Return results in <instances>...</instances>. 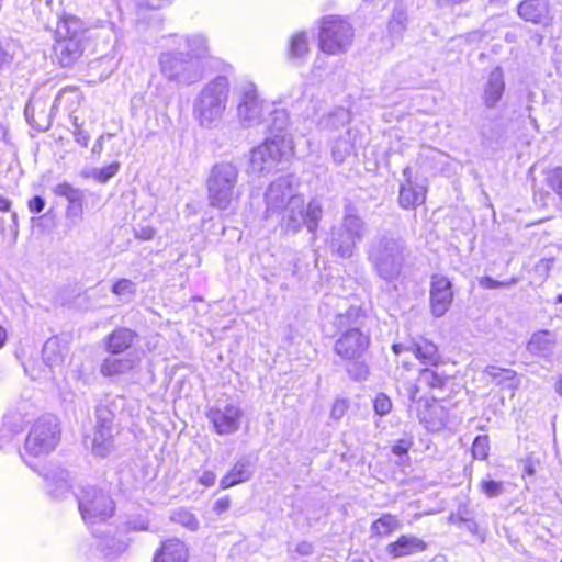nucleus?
<instances>
[{"label":"nucleus","instance_id":"nucleus-14","mask_svg":"<svg viewBox=\"0 0 562 562\" xmlns=\"http://www.w3.org/2000/svg\"><path fill=\"white\" fill-rule=\"evenodd\" d=\"M296 195L292 186L291 176H283L276 179L270 183L265 193L267 216L279 214L283 207L286 206L288 201Z\"/></svg>","mask_w":562,"mask_h":562},{"label":"nucleus","instance_id":"nucleus-23","mask_svg":"<svg viewBox=\"0 0 562 562\" xmlns=\"http://www.w3.org/2000/svg\"><path fill=\"white\" fill-rule=\"evenodd\" d=\"M427 549V543L413 535H402L396 541L385 547V552L392 559H397L414 553L423 552Z\"/></svg>","mask_w":562,"mask_h":562},{"label":"nucleus","instance_id":"nucleus-3","mask_svg":"<svg viewBox=\"0 0 562 562\" xmlns=\"http://www.w3.org/2000/svg\"><path fill=\"white\" fill-rule=\"evenodd\" d=\"M368 233V224L351 202L344 205L340 222L330 228L328 247L333 255L347 259L353 256L357 246Z\"/></svg>","mask_w":562,"mask_h":562},{"label":"nucleus","instance_id":"nucleus-43","mask_svg":"<svg viewBox=\"0 0 562 562\" xmlns=\"http://www.w3.org/2000/svg\"><path fill=\"white\" fill-rule=\"evenodd\" d=\"M406 14L402 9H395L389 22V30L393 35H401L405 29Z\"/></svg>","mask_w":562,"mask_h":562},{"label":"nucleus","instance_id":"nucleus-30","mask_svg":"<svg viewBox=\"0 0 562 562\" xmlns=\"http://www.w3.org/2000/svg\"><path fill=\"white\" fill-rule=\"evenodd\" d=\"M408 350L425 366L437 367L441 362L438 347L430 340L413 341Z\"/></svg>","mask_w":562,"mask_h":562},{"label":"nucleus","instance_id":"nucleus-15","mask_svg":"<svg viewBox=\"0 0 562 562\" xmlns=\"http://www.w3.org/2000/svg\"><path fill=\"white\" fill-rule=\"evenodd\" d=\"M241 416V409L234 404H226L223 407H212L206 413V417L213 424L218 435L236 432L239 429Z\"/></svg>","mask_w":562,"mask_h":562},{"label":"nucleus","instance_id":"nucleus-21","mask_svg":"<svg viewBox=\"0 0 562 562\" xmlns=\"http://www.w3.org/2000/svg\"><path fill=\"white\" fill-rule=\"evenodd\" d=\"M112 355L104 358L100 366V373L105 378H116L120 375L130 374L138 366V360L135 357H117Z\"/></svg>","mask_w":562,"mask_h":562},{"label":"nucleus","instance_id":"nucleus-60","mask_svg":"<svg viewBox=\"0 0 562 562\" xmlns=\"http://www.w3.org/2000/svg\"><path fill=\"white\" fill-rule=\"evenodd\" d=\"M295 552L300 555H310L313 553V546L307 541H302L296 544Z\"/></svg>","mask_w":562,"mask_h":562},{"label":"nucleus","instance_id":"nucleus-33","mask_svg":"<svg viewBox=\"0 0 562 562\" xmlns=\"http://www.w3.org/2000/svg\"><path fill=\"white\" fill-rule=\"evenodd\" d=\"M355 132L348 128L333 144L331 156L336 164H342L353 153Z\"/></svg>","mask_w":562,"mask_h":562},{"label":"nucleus","instance_id":"nucleus-59","mask_svg":"<svg viewBox=\"0 0 562 562\" xmlns=\"http://www.w3.org/2000/svg\"><path fill=\"white\" fill-rule=\"evenodd\" d=\"M13 439V431L5 425L0 426V448L11 442Z\"/></svg>","mask_w":562,"mask_h":562},{"label":"nucleus","instance_id":"nucleus-37","mask_svg":"<svg viewBox=\"0 0 562 562\" xmlns=\"http://www.w3.org/2000/svg\"><path fill=\"white\" fill-rule=\"evenodd\" d=\"M308 54L306 34L301 32L292 36L290 41L289 56L292 60H302Z\"/></svg>","mask_w":562,"mask_h":562},{"label":"nucleus","instance_id":"nucleus-29","mask_svg":"<svg viewBox=\"0 0 562 562\" xmlns=\"http://www.w3.org/2000/svg\"><path fill=\"white\" fill-rule=\"evenodd\" d=\"M135 338L136 333L132 329L116 328L104 339L106 350L112 355H121L133 345Z\"/></svg>","mask_w":562,"mask_h":562},{"label":"nucleus","instance_id":"nucleus-17","mask_svg":"<svg viewBox=\"0 0 562 562\" xmlns=\"http://www.w3.org/2000/svg\"><path fill=\"white\" fill-rule=\"evenodd\" d=\"M85 48V41L55 38L54 58L61 67H71L81 58Z\"/></svg>","mask_w":562,"mask_h":562},{"label":"nucleus","instance_id":"nucleus-38","mask_svg":"<svg viewBox=\"0 0 562 562\" xmlns=\"http://www.w3.org/2000/svg\"><path fill=\"white\" fill-rule=\"evenodd\" d=\"M171 520L190 531H196L200 527V522L195 515L183 508L175 510L171 515Z\"/></svg>","mask_w":562,"mask_h":562},{"label":"nucleus","instance_id":"nucleus-31","mask_svg":"<svg viewBox=\"0 0 562 562\" xmlns=\"http://www.w3.org/2000/svg\"><path fill=\"white\" fill-rule=\"evenodd\" d=\"M557 340L553 333L540 330L535 333L527 345V350L538 357H549L552 355Z\"/></svg>","mask_w":562,"mask_h":562},{"label":"nucleus","instance_id":"nucleus-63","mask_svg":"<svg viewBox=\"0 0 562 562\" xmlns=\"http://www.w3.org/2000/svg\"><path fill=\"white\" fill-rule=\"evenodd\" d=\"M462 517H471L470 512L467 507H460L456 515L450 516V520L453 522H462Z\"/></svg>","mask_w":562,"mask_h":562},{"label":"nucleus","instance_id":"nucleus-56","mask_svg":"<svg viewBox=\"0 0 562 562\" xmlns=\"http://www.w3.org/2000/svg\"><path fill=\"white\" fill-rule=\"evenodd\" d=\"M45 204L46 202L42 196L35 195L29 201L27 206L32 213H41L44 210Z\"/></svg>","mask_w":562,"mask_h":562},{"label":"nucleus","instance_id":"nucleus-27","mask_svg":"<svg viewBox=\"0 0 562 562\" xmlns=\"http://www.w3.org/2000/svg\"><path fill=\"white\" fill-rule=\"evenodd\" d=\"M68 346L58 337H50L46 340L42 349V358L50 369L61 367L68 355Z\"/></svg>","mask_w":562,"mask_h":562},{"label":"nucleus","instance_id":"nucleus-48","mask_svg":"<svg viewBox=\"0 0 562 562\" xmlns=\"http://www.w3.org/2000/svg\"><path fill=\"white\" fill-rule=\"evenodd\" d=\"M484 373L491 376L494 381H498L502 374H506L507 380H514L517 375L516 371L512 369H504L496 366H487Z\"/></svg>","mask_w":562,"mask_h":562},{"label":"nucleus","instance_id":"nucleus-20","mask_svg":"<svg viewBox=\"0 0 562 562\" xmlns=\"http://www.w3.org/2000/svg\"><path fill=\"white\" fill-rule=\"evenodd\" d=\"M173 46L181 48L183 45L188 49L184 54L190 59L200 63L209 56L207 38L203 34H191L186 36L170 35Z\"/></svg>","mask_w":562,"mask_h":562},{"label":"nucleus","instance_id":"nucleus-24","mask_svg":"<svg viewBox=\"0 0 562 562\" xmlns=\"http://www.w3.org/2000/svg\"><path fill=\"white\" fill-rule=\"evenodd\" d=\"M87 27L85 23L75 15H64L58 22L55 31L56 40L87 41Z\"/></svg>","mask_w":562,"mask_h":562},{"label":"nucleus","instance_id":"nucleus-25","mask_svg":"<svg viewBox=\"0 0 562 562\" xmlns=\"http://www.w3.org/2000/svg\"><path fill=\"white\" fill-rule=\"evenodd\" d=\"M189 550L179 539L164 541L156 551L153 562H188Z\"/></svg>","mask_w":562,"mask_h":562},{"label":"nucleus","instance_id":"nucleus-42","mask_svg":"<svg viewBox=\"0 0 562 562\" xmlns=\"http://www.w3.org/2000/svg\"><path fill=\"white\" fill-rule=\"evenodd\" d=\"M490 442L487 436H477L472 445L473 458L484 460L488 456Z\"/></svg>","mask_w":562,"mask_h":562},{"label":"nucleus","instance_id":"nucleus-34","mask_svg":"<svg viewBox=\"0 0 562 562\" xmlns=\"http://www.w3.org/2000/svg\"><path fill=\"white\" fill-rule=\"evenodd\" d=\"M92 453L106 457L113 450V429L95 427L91 442Z\"/></svg>","mask_w":562,"mask_h":562},{"label":"nucleus","instance_id":"nucleus-2","mask_svg":"<svg viewBox=\"0 0 562 562\" xmlns=\"http://www.w3.org/2000/svg\"><path fill=\"white\" fill-rule=\"evenodd\" d=\"M367 259L373 272L383 281H397L411 251L405 239L394 232H378L367 244Z\"/></svg>","mask_w":562,"mask_h":562},{"label":"nucleus","instance_id":"nucleus-26","mask_svg":"<svg viewBox=\"0 0 562 562\" xmlns=\"http://www.w3.org/2000/svg\"><path fill=\"white\" fill-rule=\"evenodd\" d=\"M518 15L533 24L547 23L549 18V4L546 0H524L517 8Z\"/></svg>","mask_w":562,"mask_h":562},{"label":"nucleus","instance_id":"nucleus-55","mask_svg":"<svg viewBox=\"0 0 562 562\" xmlns=\"http://www.w3.org/2000/svg\"><path fill=\"white\" fill-rule=\"evenodd\" d=\"M424 157L427 160H431V161L440 162V164H442L448 158V156L445 153H442L438 149H435V148H428L426 150V153L424 154Z\"/></svg>","mask_w":562,"mask_h":562},{"label":"nucleus","instance_id":"nucleus-19","mask_svg":"<svg viewBox=\"0 0 562 562\" xmlns=\"http://www.w3.org/2000/svg\"><path fill=\"white\" fill-rule=\"evenodd\" d=\"M256 471V464L250 457L243 456L237 459L232 469L225 474L220 486L223 490L249 481Z\"/></svg>","mask_w":562,"mask_h":562},{"label":"nucleus","instance_id":"nucleus-4","mask_svg":"<svg viewBox=\"0 0 562 562\" xmlns=\"http://www.w3.org/2000/svg\"><path fill=\"white\" fill-rule=\"evenodd\" d=\"M229 94V82L217 76L206 83L193 102V117L203 128L215 127L223 117Z\"/></svg>","mask_w":562,"mask_h":562},{"label":"nucleus","instance_id":"nucleus-10","mask_svg":"<svg viewBox=\"0 0 562 562\" xmlns=\"http://www.w3.org/2000/svg\"><path fill=\"white\" fill-rule=\"evenodd\" d=\"M59 432L55 416H42L32 426L25 439V452L33 457L48 454L56 448L59 441Z\"/></svg>","mask_w":562,"mask_h":562},{"label":"nucleus","instance_id":"nucleus-18","mask_svg":"<svg viewBox=\"0 0 562 562\" xmlns=\"http://www.w3.org/2000/svg\"><path fill=\"white\" fill-rule=\"evenodd\" d=\"M54 193L67 200L66 217L70 220H80L83 214L85 193L81 189L75 188L67 182L57 184L53 189Z\"/></svg>","mask_w":562,"mask_h":562},{"label":"nucleus","instance_id":"nucleus-50","mask_svg":"<svg viewBox=\"0 0 562 562\" xmlns=\"http://www.w3.org/2000/svg\"><path fill=\"white\" fill-rule=\"evenodd\" d=\"M392 402L389 396L383 393L376 395L374 400V411L376 414L383 416L391 412Z\"/></svg>","mask_w":562,"mask_h":562},{"label":"nucleus","instance_id":"nucleus-7","mask_svg":"<svg viewBox=\"0 0 562 562\" xmlns=\"http://www.w3.org/2000/svg\"><path fill=\"white\" fill-rule=\"evenodd\" d=\"M281 227L286 233L295 234L303 225L310 233H315L323 216L322 205L317 201H311L306 209L302 195H296L288 201L283 207Z\"/></svg>","mask_w":562,"mask_h":562},{"label":"nucleus","instance_id":"nucleus-54","mask_svg":"<svg viewBox=\"0 0 562 562\" xmlns=\"http://www.w3.org/2000/svg\"><path fill=\"white\" fill-rule=\"evenodd\" d=\"M156 231L151 226H138L135 228V236L142 240H151L155 237Z\"/></svg>","mask_w":562,"mask_h":562},{"label":"nucleus","instance_id":"nucleus-6","mask_svg":"<svg viewBox=\"0 0 562 562\" xmlns=\"http://www.w3.org/2000/svg\"><path fill=\"white\" fill-rule=\"evenodd\" d=\"M158 64L162 77L178 86H191L203 78V63L186 57L183 52H162Z\"/></svg>","mask_w":562,"mask_h":562},{"label":"nucleus","instance_id":"nucleus-9","mask_svg":"<svg viewBox=\"0 0 562 562\" xmlns=\"http://www.w3.org/2000/svg\"><path fill=\"white\" fill-rule=\"evenodd\" d=\"M77 498L81 517L86 524L104 521L114 513V502L103 488L92 485L83 486Z\"/></svg>","mask_w":562,"mask_h":562},{"label":"nucleus","instance_id":"nucleus-61","mask_svg":"<svg viewBox=\"0 0 562 562\" xmlns=\"http://www.w3.org/2000/svg\"><path fill=\"white\" fill-rule=\"evenodd\" d=\"M215 479H216V476H215V474L212 471H205L200 476L199 482L201 484H203L204 486L209 487V486L214 485Z\"/></svg>","mask_w":562,"mask_h":562},{"label":"nucleus","instance_id":"nucleus-8","mask_svg":"<svg viewBox=\"0 0 562 562\" xmlns=\"http://www.w3.org/2000/svg\"><path fill=\"white\" fill-rule=\"evenodd\" d=\"M352 25L337 15H328L323 19L319 31V48L329 55L346 53L353 41Z\"/></svg>","mask_w":562,"mask_h":562},{"label":"nucleus","instance_id":"nucleus-1","mask_svg":"<svg viewBox=\"0 0 562 562\" xmlns=\"http://www.w3.org/2000/svg\"><path fill=\"white\" fill-rule=\"evenodd\" d=\"M333 326L336 328L338 338L334 344V351L344 361L352 363L347 372L353 380H366L369 370L359 360L364 356L370 346V335L363 333V317L361 310L356 306L349 307L344 313L335 315Z\"/></svg>","mask_w":562,"mask_h":562},{"label":"nucleus","instance_id":"nucleus-28","mask_svg":"<svg viewBox=\"0 0 562 562\" xmlns=\"http://www.w3.org/2000/svg\"><path fill=\"white\" fill-rule=\"evenodd\" d=\"M448 383V376L438 373L437 371L425 368L420 370L417 382L409 389V397L415 401V397L422 387H428L430 390H442Z\"/></svg>","mask_w":562,"mask_h":562},{"label":"nucleus","instance_id":"nucleus-22","mask_svg":"<svg viewBox=\"0 0 562 562\" xmlns=\"http://www.w3.org/2000/svg\"><path fill=\"white\" fill-rule=\"evenodd\" d=\"M505 91L504 72L501 67L494 68L484 85L482 100L486 108L494 109Z\"/></svg>","mask_w":562,"mask_h":562},{"label":"nucleus","instance_id":"nucleus-41","mask_svg":"<svg viewBox=\"0 0 562 562\" xmlns=\"http://www.w3.org/2000/svg\"><path fill=\"white\" fill-rule=\"evenodd\" d=\"M120 170V162H112L103 168H93L92 169V178H94L100 183H106L111 178H113Z\"/></svg>","mask_w":562,"mask_h":562},{"label":"nucleus","instance_id":"nucleus-46","mask_svg":"<svg viewBox=\"0 0 562 562\" xmlns=\"http://www.w3.org/2000/svg\"><path fill=\"white\" fill-rule=\"evenodd\" d=\"M272 115L271 128L276 132H283L289 123V115L285 110L270 111Z\"/></svg>","mask_w":562,"mask_h":562},{"label":"nucleus","instance_id":"nucleus-12","mask_svg":"<svg viewBox=\"0 0 562 562\" xmlns=\"http://www.w3.org/2000/svg\"><path fill=\"white\" fill-rule=\"evenodd\" d=\"M283 138L276 135L254 148L250 155L249 168L254 173H268L280 162L284 151L281 148Z\"/></svg>","mask_w":562,"mask_h":562},{"label":"nucleus","instance_id":"nucleus-44","mask_svg":"<svg viewBox=\"0 0 562 562\" xmlns=\"http://www.w3.org/2000/svg\"><path fill=\"white\" fill-rule=\"evenodd\" d=\"M479 486L481 492L490 498L497 497L504 492L503 483L493 480H482Z\"/></svg>","mask_w":562,"mask_h":562},{"label":"nucleus","instance_id":"nucleus-40","mask_svg":"<svg viewBox=\"0 0 562 562\" xmlns=\"http://www.w3.org/2000/svg\"><path fill=\"white\" fill-rule=\"evenodd\" d=\"M112 293L127 300L136 293V284L130 279L117 280L111 289Z\"/></svg>","mask_w":562,"mask_h":562},{"label":"nucleus","instance_id":"nucleus-49","mask_svg":"<svg viewBox=\"0 0 562 562\" xmlns=\"http://www.w3.org/2000/svg\"><path fill=\"white\" fill-rule=\"evenodd\" d=\"M515 283H516V279H512L510 281H497L488 276H484L479 279V285L484 289L507 288Z\"/></svg>","mask_w":562,"mask_h":562},{"label":"nucleus","instance_id":"nucleus-58","mask_svg":"<svg viewBox=\"0 0 562 562\" xmlns=\"http://www.w3.org/2000/svg\"><path fill=\"white\" fill-rule=\"evenodd\" d=\"M485 31L476 30L467 33L465 35L460 36L461 40H464L468 43H476L481 42L485 37Z\"/></svg>","mask_w":562,"mask_h":562},{"label":"nucleus","instance_id":"nucleus-53","mask_svg":"<svg viewBox=\"0 0 562 562\" xmlns=\"http://www.w3.org/2000/svg\"><path fill=\"white\" fill-rule=\"evenodd\" d=\"M413 446V438L412 437H405L398 439L393 446H392V452L396 456H404L408 452L411 447Z\"/></svg>","mask_w":562,"mask_h":562},{"label":"nucleus","instance_id":"nucleus-32","mask_svg":"<svg viewBox=\"0 0 562 562\" xmlns=\"http://www.w3.org/2000/svg\"><path fill=\"white\" fill-rule=\"evenodd\" d=\"M426 189L420 184H401L398 193V204L402 209H415L424 203Z\"/></svg>","mask_w":562,"mask_h":562},{"label":"nucleus","instance_id":"nucleus-45","mask_svg":"<svg viewBox=\"0 0 562 562\" xmlns=\"http://www.w3.org/2000/svg\"><path fill=\"white\" fill-rule=\"evenodd\" d=\"M97 425L100 428L113 429L114 414L105 406H99L95 409Z\"/></svg>","mask_w":562,"mask_h":562},{"label":"nucleus","instance_id":"nucleus-16","mask_svg":"<svg viewBox=\"0 0 562 562\" xmlns=\"http://www.w3.org/2000/svg\"><path fill=\"white\" fill-rule=\"evenodd\" d=\"M59 98L60 92L57 94L54 104L49 109L46 100L32 98L24 109L27 123L38 131L48 130L53 123L54 111L57 109Z\"/></svg>","mask_w":562,"mask_h":562},{"label":"nucleus","instance_id":"nucleus-62","mask_svg":"<svg viewBox=\"0 0 562 562\" xmlns=\"http://www.w3.org/2000/svg\"><path fill=\"white\" fill-rule=\"evenodd\" d=\"M462 522L465 524V528L472 535H480L479 525L471 517H462Z\"/></svg>","mask_w":562,"mask_h":562},{"label":"nucleus","instance_id":"nucleus-51","mask_svg":"<svg viewBox=\"0 0 562 562\" xmlns=\"http://www.w3.org/2000/svg\"><path fill=\"white\" fill-rule=\"evenodd\" d=\"M348 401L344 398H338L334 402L330 411V418L334 420H339L348 411Z\"/></svg>","mask_w":562,"mask_h":562},{"label":"nucleus","instance_id":"nucleus-52","mask_svg":"<svg viewBox=\"0 0 562 562\" xmlns=\"http://www.w3.org/2000/svg\"><path fill=\"white\" fill-rule=\"evenodd\" d=\"M550 188L562 198V168L554 169L549 178Z\"/></svg>","mask_w":562,"mask_h":562},{"label":"nucleus","instance_id":"nucleus-13","mask_svg":"<svg viewBox=\"0 0 562 562\" xmlns=\"http://www.w3.org/2000/svg\"><path fill=\"white\" fill-rule=\"evenodd\" d=\"M453 296L451 281L442 274H432L429 291L431 315L442 317L449 311Z\"/></svg>","mask_w":562,"mask_h":562},{"label":"nucleus","instance_id":"nucleus-39","mask_svg":"<svg viewBox=\"0 0 562 562\" xmlns=\"http://www.w3.org/2000/svg\"><path fill=\"white\" fill-rule=\"evenodd\" d=\"M68 479L69 474L65 470H56L55 472L46 474V480L56 483V488L52 491L56 496L63 495L69 490L70 485Z\"/></svg>","mask_w":562,"mask_h":562},{"label":"nucleus","instance_id":"nucleus-47","mask_svg":"<svg viewBox=\"0 0 562 562\" xmlns=\"http://www.w3.org/2000/svg\"><path fill=\"white\" fill-rule=\"evenodd\" d=\"M14 60V53L11 52V45L0 40V71L9 69Z\"/></svg>","mask_w":562,"mask_h":562},{"label":"nucleus","instance_id":"nucleus-11","mask_svg":"<svg viewBox=\"0 0 562 562\" xmlns=\"http://www.w3.org/2000/svg\"><path fill=\"white\" fill-rule=\"evenodd\" d=\"M270 105L259 98L254 83H246L240 88L237 117L245 128L255 127L263 122Z\"/></svg>","mask_w":562,"mask_h":562},{"label":"nucleus","instance_id":"nucleus-64","mask_svg":"<svg viewBox=\"0 0 562 562\" xmlns=\"http://www.w3.org/2000/svg\"><path fill=\"white\" fill-rule=\"evenodd\" d=\"M145 5L149 9H159L166 4H169L172 2V0H144Z\"/></svg>","mask_w":562,"mask_h":562},{"label":"nucleus","instance_id":"nucleus-36","mask_svg":"<svg viewBox=\"0 0 562 562\" xmlns=\"http://www.w3.org/2000/svg\"><path fill=\"white\" fill-rule=\"evenodd\" d=\"M401 528V522L396 516L385 513L371 524V536L385 537Z\"/></svg>","mask_w":562,"mask_h":562},{"label":"nucleus","instance_id":"nucleus-5","mask_svg":"<svg viewBox=\"0 0 562 562\" xmlns=\"http://www.w3.org/2000/svg\"><path fill=\"white\" fill-rule=\"evenodd\" d=\"M239 169L232 161L214 164L206 177L209 205L220 211H226L240 193L237 190Z\"/></svg>","mask_w":562,"mask_h":562},{"label":"nucleus","instance_id":"nucleus-57","mask_svg":"<svg viewBox=\"0 0 562 562\" xmlns=\"http://www.w3.org/2000/svg\"><path fill=\"white\" fill-rule=\"evenodd\" d=\"M231 507V499L228 496H224L222 498H218L215 503H214V506H213V510L217 514V515H221L225 512H227Z\"/></svg>","mask_w":562,"mask_h":562},{"label":"nucleus","instance_id":"nucleus-35","mask_svg":"<svg viewBox=\"0 0 562 562\" xmlns=\"http://www.w3.org/2000/svg\"><path fill=\"white\" fill-rule=\"evenodd\" d=\"M350 120L351 113L348 110L337 108L319 119L318 127L324 131H335L348 124Z\"/></svg>","mask_w":562,"mask_h":562}]
</instances>
